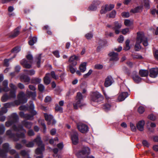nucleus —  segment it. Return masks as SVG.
I'll return each instance as SVG.
<instances>
[{
  "label": "nucleus",
  "mask_w": 158,
  "mask_h": 158,
  "mask_svg": "<svg viewBox=\"0 0 158 158\" xmlns=\"http://www.w3.org/2000/svg\"><path fill=\"white\" fill-rule=\"evenodd\" d=\"M2 140L0 137V144L2 142ZM9 145L7 143H5L3 145V149L0 151V156L3 158H6V153L9 152L11 155L15 154V158H20L19 154L16 152V151L14 149L9 150Z\"/></svg>",
  "instance_id": "4"
},
{
  "label": "nucleus",
  "mask_w": 158,
  "mask_h": 158,
  "mask_svg": "<svg viewBox=\"0 0 158 158\" xmlns=\"http://www.w3.org/2000/svg\"><path fill=\"white\" fill-rule=\"evenodd\" d=\"M12 128L15 131H23V132L20 134H18L16 135H14L12 134L11 131L10 130H8L6 131V135H9L10 137L12 138L14 141H17L19 140L20 139H23L25 137V134L26 133V131L21 125H19L17 127L15 125H14L12 127Z\"/></svg>",
  "instance_id": "1"
},
{
  "label": "nucleus",
  "mask_w": 158,
  "mask_h": 158,
  "mask_svg": "<svg viewBox=\"0 0 158 158\" xmlns=\"http://www.w3.org/2000/svg\"><path fill=\"white\" fill-rule=\"evenodd\" d=\"M90 153L89 148L87 147H84L82 150L76 154L77 156L79 158H83L85 156L89 154Z\"/></svg>",
  "instance_id": "10"
},
{
  "label": "nucleus",
  "mask_w": 158,
  "mask_h": 158,
  "mask_svg": "<svg viewBox=\"0 0 158 158\" xmlns=\"http://www.w3.org/2000/svg\"><path fill=\"white\" fill-rule=\"evenodd\" d=\"M108 55L110 57V60L117 61L119 59L118 53H117L114 52H110Z\"/></svg>",
  "instance_id": "21"
},
{
  "label": "nucleus",
  "mask_w": 158,
  "mask_h": 158,
  "mask_svg": "<svg viewBox=\"0 0 158 158\" xmlns=\"http://www.w3.org/2000/svg\"><path fill=\"white\" fill-rule=\"evenodd\" d=\"M144 124L145 122L144 120H142L139 121L136 125L138 129L140 131H143Z\"/></svg>",
  "instance_id": "23"
},
{
  "label": "nucleus",
  "mask_w": 158,
  "mask_h": 158,
  "mask_svg": "<svg viewBox=\"0 0 158 158\" xmlns=\"http://www.w3.org/2000/svg\"><path fill=\"white\" fill-rule=\"evenodd\" d=\"M130 40H127L125 42L126 46L124 48V49L125 50H128L130 48V47L129 46Z\"/></svg>",
  "instance_id": "36"
},
{
  "label": "nucleus",
  "mask_w": 158,
  "mask_h": 158,
  "mask_svg": "<svg viewBox=\"0 0 158 158\" xmlns=\"http://www.w3.org/2000/svg\"><path fill=\"white\" fill-rule=\"evenodd\" d=\"M18 98L19 101H15V103L17 105H19L20 103H25L27 102V100L25 98V95L22 92H20L18 96Z\"/></svg>",
  "instance_id": "11"
},
{
  "label": "nucleus",
  "mask_w": 158,
  "mask_h": 158,
  "mask_svg": "<svg viewBox=\"0 0 158 158\" xmlns=\"http://www.w3.org/2000/svg\"><path fill=\"white\" fill-rule=\"evenodd\" d=\"M20 28L18 27L15 29L13 32L10 36L9 37L11 38H14L17 36L19 34Z\"/></svg>",
  "instance_id": "25"
},
{
  "label": "nucleus",
  "mask_w": 158,
  "mask_h": 158,
  "mask_svg": "<svg viewBox=\"0 0 158 158\" xmlns=\"http://www.w3.org/2000/svg\"><path fill=\"white\" fill-rule=\"evenodd\" d=\"M122 15L124 18H128L130 15L128 12H123L122 13Z\"/></svg>",
  "instance_id": "52"
},
{
  "label": "nucleus",
  "mask_w": 158,
  "mask_h": 158,
  "mask_svg": "<svg viewBox=\"0 0 158 158\" xmlns=\"http://www.w3.org/2000/svg\"><path fill=\"white\" fill-rule=\"evenodd\" d=\"M52 77L54 79H57L58 78V77L56 76L54 71H52L51 72L50 74Z\"/></svg>",
  "instance_id": "57"
},
{
  "label": "nucleus",
  "mask_w": 158,
  "mask_h": 158,
  "mask_svg": "<svg viewBox=\"0 0 158 158\" xmlns=\"http://www.w3.org/2000/svg\"><path fill=\"white\" fill-rule=\"evenodd\" d=\"M26 58L28 61L25 59H23L20 61V64L24 68L30 69L31 67V64L33 60L32 56L30 54H28L26 55Z\"/></svg>",
  "instance_id": "8"
},
{
  "label": "nucleus",
  "mask_w": 158,
  "mask_h": 158,
  "mask_svg": "<svg viewBox=\"0 0 158 158\" xmlns=\"http://www.w3.org/2000/svg\"><path fill=\"white\" fill-rule=\"evenodd\" d=\"M124 40V37L122 35H120L118 39V41L119 43H122Z\"/></svg>",
  "instance_id": "58"
},
{
  "label": "nucleus",
  "mask_w": 158,
  "mask_h": 158,
  "mask_svg": "<svg viewBox=\"0 0 158 158\" xmlns=\"http://www.w3.org/2000/svg\"><path fill=\"white\" fill-rule=\"evenodd\" d=\"M158 74V68L151 69L149 71V76L152 78L156 77Z\"/></svg>",
  "instance_id": "18"
},
{
  "label": "nucleus",
  "mask_w": 158,
  "mask_h": 158,
  "mask_svg": "<svg viewBox=\"0 0 158 158\" xmlns=\"http://www.w3.org/2000/svg\"><path fill=\"white\" fill-rule=\"evenodd\" d=\"M77 128L81 132L85 133L88 131V127L85 124L82 123H79L77 124Z\"/></svg>",
  "instance_id": "14"
},
{
  "label": "nucleus",
  "mask_w": 158,
  "mask_h": 158,
  "mask_svg": "<svg viewBox=\"0 0 158 158\" xmlns=\"http://www.w3.org/2000/svg\"><path fill=\"white\" fill-rule=\"evenodd\" d=\"M143 9V6H140L136 7L134 9H131L130 11L133 13L139 12L141 11Z\"/></svg>",
  "instance_id": "30"
},
{
  "label": "nucleus",
  "mask_w": 158,
  "mask_h": 158,
  "mask_svg": "<svg viewBox=\"0 0 158 158\" xmlns=\"http://www.w3.org/2000/svg\"><path fill=\"white\" fill-rule=\"evenodd\" d=\"M45 119L48 122L49 125H53L56 123V121L53 119V117L52 115L48 114L46 113L44 114Z\"/></svg>",
  "instance_id": "15"
},
{
  "label": "nucleus",
  "mask_w": 158,
  "mask_h": 158,
  "mask_svg": "<svg viewBox=\"0 0 158 158\" xmlns=\"http://www.w3.org/2000/svg\"><path fill=\"white\" fill-rule=\"evenodd\" d=\"M27 107L24 105L21 106L19 107V110H27Z\"/></svg>",
  "instance_id": "62"
},
{
  "label": "nucleus",
  "mask_w": 158,
  "mask_h": 158,
  "mask_svg": "<svg viewBox=\"0 0 158 158\" xmlns=\"http://www.w3.org/2000/svg\"><path fill=\"white\" fill-rule=\"evenodd\" d=\"M128 95L127 92H123L120 94L118 98V100L119 102L123 101Z\"/></svg>",
  "instance_id": "22"
},
{
  "label": "nucleus",
  "mask_w": 158,
  "mask_h": 158,
  "mask_svg": "<svg viewBox=\"0 0 158 158\" xmlns=\"http://www.w3.org/2000/svg\"><path fill=\"white\" fill-rule=\"evenodd\" d=\"M148 72L147 70L141 69L139 71V74L142 77H145L148 76Z\"/></svg>",
  "instance_id": "29"
},
{
  "label": "nucleus",
  "mask_w": 158,
  "mask_h": 158,
  "mask_svg": "<svg viewBox=\"0 0 158 158\" xmlns=\"http://www.w3.org/2000/svg\"><path fill=\"white\" fill-rule=\"evenodd\" d=\"M114 27L112 28L114 30L115 33L116 34H118L120 32L119 29L122 27L121 23H119L117 21H116L114 23Z\"/></svg>",
  "instance_id": "17"
},
{
  "label": "nucleus",
  "mask_w": 158,
  "mask_h": 158,
  "mask_svg": "<svg viewBox=\"0 0 158 158\" xmlns=\"http://www.w3.org/2000/svg\"><path fill=\"white\" fill-rule=\"evenodd\" d=\"M34 142L36 143L38 146L40 147L37 148L35 151V153L37 155L41 154L45 150L44 145L43 144L41 138L38 136L35 139L33 142H30L26 144V146L27 147L31 148L34 145Z\"/></svg>",
  "instance_id": "2"
},
{
  "label": "nucleus",
  "mask_w": 158,
  "mask_h": 158,
  "mask_svg": "<svg viewBox=\"0 0 158 158\" xmlns=\"http://www.w3.org/2000/svg\"><path fill=\"white\" fill-rule=\"evenodd\" d=\"M133 23L132 21H131L129 19H125L124 21V25L127 27H130Z\"/></svg>",
  "instance_id": "35"
},
{
  "label": "nucleus",
  "mask_w": 158,
  "mask_h": 158,
  "mask_svg": "<svg viewBox=\"0 0 158 158\" xmlns=\"http://www.w3.org/2000/svg\"><path fill=\"white\" fill-rule=\"evenodd\" d=\"M80 60V57L78 56L73 55L70 57L68 62L69 63V65H73V66H76L77 64V61Z\"/></svg>",
  "instance_id": "13"
},
{
  "label": "nucleus",
  "mask_w": 158,
  "mask_h": 158,
  "mask_svg": "<svg viewBox=\"0 0 158 158\" xmlns=\"http://www.w3.org/2000/svg\"><path fill=\"white\" fill-rule=\"evenodd\" d=\"M9 86L11 89L10 91V97L15 98L16 97V91L17 89V87L12 83L9 84Z\"/></svg>",
  "instance_id": "16"
},
{
  "label": "nucleus",
  "mask_w": 158,
  "mask_h": 158,
  "mask_svg": "<svg viewBox=\"0 0 158 158\" xmlns=\"http://www.w3.org/2000/svg\"><path fill=\"white\" fill-rule=\"evenodd\" d=\"M11 98H14L10 97V94L9 96L7 94H5L2 97L1 100L2 102H4Z\"/></svg>",
  "instance_id": "31"
},
{
  "label": "nucleus",
  "mask_w": 158,
  "mask_h": 158,
  "mask_svg": "<svg viewBox=\"0 0 158 158\" xmlns=\"http://www.w3.org/2000/svg\"><path fill=\"white\" fill-rule=\"evenodd\" d=\"M139 113L140 114H142L145 111L144 107L142 106H140L138 109Z\"/></svg>",
  "instance_id": "46"
},
{
  "label": "nucleus",
  "mask_w": 158,
  "mask_h": 158,
  "mask_svg": "<svg viewBox=\"0 0 158 158\" xmlns=\"http://www.w3.org/2000/svg\"><path fill=\"white\" fill-rule=\"evenodd\" d=\"M54 55L56 57L59 58L60 57L59 52L58 51H56L52 52Z\"/></svg>",
  "instance_id": "64"
},
{
  "label": "nucleus",
  "mask_w": 158,
  "mask_h": 158,
  "mask_svg": "<svg viewBox=\"0 0 158 158\" xmlns=\"http://www.w3.org/2000/svg\"><path fill=\"white\" fill-rule=\"evenodd\" d=\"M19 117L15 113L12 114L10 116V121H8L6 123V127H9L14 123L17 122L19 120Z\"/></svg>",
  "instance_id": "9"
},
{
  "label": "nucleus",
  "mask_w": 158,
  "mask_h": 158,
  "mask_svg": "<svg viewBox=\"0 0 158 158\" xmlns=\"http://www.w3.org/2000/svg\"><path fill=\"white\" fill-rule=\"evenodd\" d=\"M114 81L111 77L109 76L105 79L104 85L106 87H108L111 85Z\"/></svg>",
  "instance_id": "19"
},
{
  "label": "nucleus",
  "mask_w": 158,
  "mask_h": 158,
  "mask_svg": "<svg viewBox=\"0 0 158 158\" xmlns=\"http://www.w3.org/2000/svg\"><path fill=\"white\" fill-rule=\"evenodd\" d=\"M20 79L21 81H23L25 83H27V84L30 81V78L27 76L22 75L20 77Z\"/></svg>",
  "instance_id": "27"
},
{
  "label": "nucleus",
  "mask_w": 158,
  "mask_h": 158,
  "mask_svg": "<svg viewBox=\"0 0 158 158\" xmlns=\"http://www.w3.org/2000/svg\"><path fill=\"white\" fill-rule=\"evenodd\" d=\"M116 12L114 10H113L109 14V17L110 18H114L115 17Z\"/></svg>",
  "instance_id": "40"
},
{
  "label": "nucleus",
  "mask_w": 158,
  "mask_h": 158,
  "mask_svg": "<svg viewBox=\"0 0 158 158\" xmlns=\"http://www.w3.org/2000/svg\"><path fill=\"white\" fill-rule=\"evenodd\" d=\"M31 104L29 107V111L31 114H24L23 112H20L19 113V115L22 118H23L25 119L29 120H32L34 119L33 116L37 114V112L34 110V106L33 104L32 101L30 102Z\"/></svg>",
  "instance_id": "6"
},
{
  "label": "nucleus",
  "mask_w": 158,
  "mask_h": 158,
  "mask_svg": "<svg viewBox=\"0 0 158 158\" xmlns=\"http://www.w3.org/2000/svg\"><path fill=\"white\" fill-rule=\"evenodd\" d=\"M41 55L40 54L38 57L36 58V60L37 61V66L38 67H40V63L41 61Z\"/></svg>",
  "instance_id": "48"
},
{
  "label": "nucleus",
  "mask_w": 158,
  "mask_h": 158,
  "mask_svg": "<svg viewBox=\"0 0 158 158\" xmlns=\"http://www.w3.org/2000/svg\"><path fill=\"white\" fill-rule=\"evenodd\" d=\"M39 122L40 123L42 126H43L44 128V132H45L46 131V127L44 123V120H39Z\"/></svg>",
  "instance_id": "44"
},
{
  "label": "nucleus",
  "mask_w": 158,
  "mask_h": 158,
  "mask_svg": "<svg viewBox=\"0 0 158 158\" xmlns=\"http://www.w3.org/2000/svg\"><path fill=\"white\" fill-rule=\"evenodd\" d=\"M86 63H82L80 65L79 69L81 72H84L86 70Z\"/></svg>",
  "instance_id": "28"
},
{
  "label": "nucleus",
  "mask_w": 158,
  "mask_h": 158,
  "mask_svg": "<svg viewBox=\"0 0 158 158\" xmlns=\"http://www.w3.org/2000/svg\"><path fill=\"white\" fill-rule=\"evenodd\" d=\"M137 36L136 39V42L135 45V49L136 51H138L141 48L140 44L142 43L144 46L148 45V41L147 38L144 35L143 32H138L137 33Z\"/></svg>",
  "instance_id": "3"
},
{
  "label": "nucleus",
  "mask_w": 158,
  "mask_h": 158,
  "mask_svg": "<svg viewBox=\"0 0 158 158\" xmlns=\"http://www.w3.org/2000/svg\"><path fill=\"white\" fill-rule=\"evenodd\" d=\"M20 154L22 156L24 157L26 156H29L28 154L25 150H23L21 151Z\"/></svg>",
  "instance_id": "47"
},
{
  "label": "nucleus",
  "mask_w": 158,
  "mask_h": 158,
  "mask_svg": "<svg viewBox=\"0 0 158 158\" xmlns=\"http://www.w3.org/2000/svg\"><path fill=\"white\" fill-rule=\"evenodd\" d=\"M27 134L29 136H32L34 135V133L32 130H30L27 132Z\"/></svg>",
  "instance_id": "61"
},
{
  "label": "nucleus",
  "mask_w": 158,
  "mask_h": 158,
  "mask_svg": "<svg viewBox=\"0 0 158 158\" xmlns=\"http://www.w3.org/2000/svg\"><path fill=\"white\" fill-rule=\"evenodd\" d=\"M93 35L91 33H88L86 34L85 37L88 40L91 39L93 37Z\"/></svg>",
  "instance_id": "56"
},
{
  "label": "nucleus",
  "mask_w": 158,
  "mask_h": 158,
  "mask_svg": "<svg viewBox=\"0 0 158 158\" xmlns=\"http://www.w3.org/2000/svg\"><path fill=\"white\" fill-rule=\"evenodd\" d=\"M103 100V97L98 92L95 91L91 93L90 101L93 105H97L101 103Z\"/></svg>",
  "instance_id": "5"
},
{
  "label": "nucleus",
  "mask_w": 158,
  "mask_h": 158,
  "mask_svg": "<svg viewBox=\"0 0 158 158\" xmlns=\"http://www.w3.org/2000/svg\"><path fill=\"white\" fill-rule=\"evenodd\" d=\"M7 110L5 108H2L1 110L0 111V115H2L7 112Z\"/></svg>",
  "instance_id": "50"
},
{
  "label": "nucleus",
  "mask_w": 158,
  "mask_h": 158,
  "mask_svg": "<svg viewBox=\"0 0 158 158\" xmlns=\"http://www.w3.org/2000/svg\"><path fill=\"white\" fill-rule=\"evenodd\" d=\"M55 110L56 111H59L61 112L62 111V108L57 105L56 106Z\"/></svg>",
  "instance_id": "51"
},
{
  "label": "nucleus",
  "mask_w": 158,
  "mask_h": 158,
  "mask_svg": "<svg viewBox=\"0 0 158 158\" xmlns=\"http://www.w3.org/2000/svg\"><path fill=\"white\" fill-rule=\"evenodd\" d=\"M111 107V105L109 104H106L103 105V108L106 111L109 110Z\"/></svg>",
  "instance_id": "39"
},
{
  "label": "nucleus",
  "mask_w": 158,
  "mask_h": 158,
  "mask_svg": "<svg viewBox=\"0 0 158 158\" xmlns=\"http://www.w3.org/2000/svg\"><path fill=\"white\" fill-rule=\"evenodd\" d=\"M92 70L90 69L89 70L88 73L84 75V77L86 78L88 77L92 73Z\"/></svg>",
  "instance_id": "54"
},
{
  "label": "nucleus",
  "mask_w": 158,
  "mask_h": 158,
  "mask_svg": "<svg viewBox=\"0 0 158 158\" xmlns=\"http://www.w3.org/2000/svg\"><path fill=\"white\" fill-rule=\"evenodd\" d=\"M5 130V127L3 124L0 125V134H3Z\"/></svg>",
  "instance_id": "49"
},
{
  "label": "nucleus",
  "mask_w": 158,
  "mask_h": 158,
  "mask_svg": "<svg viewBox=\"0 0 158 158\" xmlns=\"http://www.w3.org/2000/svg\"><path fill=\"white\" fill-rule=\"evenodd\" d=\"M50 74L49 73L46 74L44 78V83L45 84L48 85L51 82Z\"/></svg>",
  "instance_id": "24"
},
{
  "label": "nucleus",
  "mask_w": 158,
  "mask_h": 158,
  "mask_svg": "<svg viewBox=\"0 0 158 158\" xmlns=\"http://www.w3.org/2000/svg\"><path fill=\"white\" fill-rule=\"evenodd\" d=\"M122 33L124 35H126L127 34H129L130 33L129 29V28H126L122 30Z\"/></svg>",
  "instance_id": "42"
},
{
  "label": "nucleus",
  "mask_w": 158,
  "mask_h": 158,
  "mask_svg": "<svg viewBox=\"0 0 158 158\" xmlns=\"http://www.w3.org/2000/svg\"><path fill=\"white\" fill-rule=\"evenodd\" d=\"M143 3L145 7L147 9H149V0H144Z\"/></svg>",
  "instance_id": "45"
},
{
  "label": "nucleus",
  "mask_w": 158,
  "mask_h": 158,
  "mask_svg": "<svg viewBox=\"0 0 158 158\" xmlns=\"http://www.w3.org/2000/svg\"><path fill=\"white\" fill-rule=\"evenodd\" d=\"M114 5L113 4H106L103 6L100 11V13L102 14H105L107 11L111 10L114 8Z\"/></svg>",
  "instance_id": "12"
},
{
  "label": "nucleus",
  "mask_w": 158,
  "mask_h": 158,
  "mask_svg": "<svg viewBox=\"0 0 158 158\" xmlns=\"http://www.w3.org/2000/svg\"><path fill=\"white\" fill-rule=\"evenodd\" d=\"M103 68V66L101 64H96L94 66V68L95 69H101Z\"/></svg>",
  "instance_id": "63"
},
{
  "label": "nucleus",
  "mask_w": 158,
  "mask_h": 158,
  "mask_svg": "<svg viewBox=\"0 0 158 158\" xmlns=\"http://www.w3.org/2000/svg\"><path fill=\"white\" fill-rule=\"evenodd\" d=\"M24 71L27 74L30 75H33L35 73V71L33 70H24Z\"/></svg>",
  "instance_id": "38"
},
{
  "label": "nucleus",
  "mask_w": 158,
  "mask_h": 158,
  "mask_svg": "<svg viewBox=\"0 0 158 158\" xmlns=\"http://www.w3.org/2000/svg\"><path fill=\"white\" fill-rule=\"evenodd\" d=\"M85 105L86 104L84 102L81 94L80 92L77 93L75 102L73 104L74 109H77L78 107L81 108Z\"/></svg>",
  "instance_id": "7"
},
{
  "label": "nucleus",
  "mask_w": 158,
  "mask_h": 158,
  "mask_svg": "<svg viewBox=\"0 0 158 158\" xmlns=\"http://www.w3.org/2000/svg\"><path fill=\"white\" fill-rule=\"evenodd\" d=\"M26 93L28 95L31 97L33 98H35L36 96V94L35 92H32L27 90Z\"/></svg>",
  "instance_id": "33"
},
{
  "label": "nucleus",
  "mask_w": 158,
  "mask_h": 158,
  "mask_svg": "<svg viewBox=\"0 0 158 158\" xmlns=\"http://www.w3.org/2000/svg\"><path fill=\"white\" fill-rule=\"evenodd\" d=\"M22 124L27 128H30L32 125V123L27 121L25 120L23 121L22 122Z\"/></svg>",
  "instance_id": "26"
},
{
  "label": "nucleus",
  "mask_w": 158,
  "mask_h": 158,
  "mask_svg": "<svg viewBox=\"0 0 158 158\" xmlns=\"http://www.w3.org/2000/svg\"><path fill=\"white\" fill-rule=\"evenodd\" d=\"M38 89L40 91H43L44 89V87L43 85L42 84H40L38 85Z\"/></svg>",
  "instance_id": "53"
},
{
  "label": "nucleus",
  "mask_w": 158,
  "mask_h": 158,
  "mask_svg": "<svg viewBox=\"0 0 158 158\" xmlns=\"http://www.w3.org/2000/svg\"><path fill=\"white\" fill-rule=\"evenodd\" d=\"M10 60H11L10 59H5L4 60V65L6 66H8L9 65V61Z\"/></svg>",
  "instance_id": "60"
},
{
  "label": "nucleus",
  "mask_w": 158,
  "mask_h": 158,
  "mask_svg": "<svg viewBox=\"0 0 158 158\" xmlns=\"http://www.w3.org/2000/svg\"><path fill=\"white\" fill-rule=\"evenodd\" d=\"M73 65H69L68 67L70 72L72 73H74L76 72V69L73 68Z\"/></svg>",
  "instance_id": "43"
},
{
  "label": "nucleus",
  "mask_w": 158,
  "mask_h": 158,
  "mask_svg": "<svg viewBox=\"0 0 158 158\" xmlns=\"http://www.w3.org/2000/svg\"><path fill=\"white\" fill-rule=\"evenodd\" d=\"M130 126L131 128V130L133 131H136V129L135 126L132 123H130Z\"/></svg>",
  "instance_id": "55"
},
{
  "label": "nucleus",
  "mask_w": 158,
  "mask_h": 158,
  "mask_svg": "<svg viewBox=\"0 0 158 158\" xmlns=\"http://www.w3.org/2000/svg\"><path fill=\"white\" fill-rule=\"evenodd\" d=\"M71 139L73 143L74 144H76L78 142V134L77 132L75 131L71 135Z\"/></svg>",
  "instance_id": "20"
},
{
  "label": "nucleus",
  "mask_w": 158,
  "mask_h": 158,
  "mask_svg": "<svg viewBox=\"0 0 158 158\" xmlns=\"http://www.w3.org/2000/svg\"><path fill=\"white\" fill-rule=\"evenodd\" d=\"M20 50V48L17 47L12 49L11 51V52L12 53H16L19 52Z\"/></svg>",
  "instance_id": "37"
},
{
  "label": "nucleus",
  "mask_w": 158,
  "mask_h": 158,
  "mask_svg": "<svg viewBox=\"0 0 158 158\" xmlns=\"http://www.w3.org/2000/svg\"><path fill=\"white\" fill-rule=\"evenodd\" d=\"M41 81V79L39 78H35L33 80V82L34 83H38Z\"/></svg>",
  "instance_id": "59"
},
{
  "label": "nucleus",
  "mask_w": 158,
  "mask_h": 158,
  "mask_svg": "<svg viewBox=\"0 0 158 158\" xmlns=\"http://www.w3.org/2000/svg\"><path fill=\"white\" fill-rule=\"evenodd\" d=\"M97 9V6L94 5L93 3L88 8V10H89L94 11L96 10Z\"/></svg>",
  "instance_id": "41"
},
{
  "label": "nucleus",
  "mask_w": 158,
  "mask_h": 158,
  "mask_svg": "<svg viewBox=\"0 0 158 158\" xmlns=\"http://www.w3.org/2000/svg\"><path fill=\"white\" fill-rule=\"evenodd\" d=\"M37 40V38L35 37H34L31 39L28 42L29 44L31 46H32L35 43Z\"/></svg>",
  "instance_id": "32"
},
{
  "label": "nucleus",
  "mask_w": 158,
  "mask_h": 158,
  "mask_svg": "<svg viewBox=\"0 0 158 158\" xmlns=\"http://www.w3.org/2000/svg\"><path fill=\"white\" fill-rule=\"evenodd\" d=\"M133 78L134 81L137 83H138L141 81V78L138 75H134Z\"/></svg>",
  "instance_id": "34"
}]
</instances>
